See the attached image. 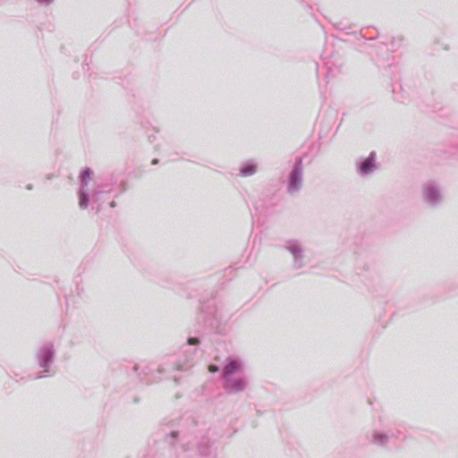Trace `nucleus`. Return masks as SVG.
Returning a JSON list of instances; mask_svg holds the SVG:
<instances>
[{
  "instance_id": "6e6552de",
  "label": "nucleus",
  "mask_w": 458,
  "mask_h": 458,
  "mask_svg": "<svg viewBox=\"0 0 458 458\" xmlns=\"http://www.w3.org/2000/svg\"><path fill=\"white\" fill-rule=\"evenodd\" d=\"M188 343L190 344H197L199 343L197 338H189Z\"/></svg>"
},
{
  "instance_id": "423d86ee",
  "label": "nucleus",
  "mask_w": 458,
  "mask_h": 458,
  "mask_svg": "<svg viewBox=\"0 0 458 458\" xmlns=\"http://www.w3.org/2000/svg\"><path fill=\"white\" fill-rule=\"evenodd\" d=\"M90 174H91V172H90V170H89V169H86V170H84V171H83V173H82V174H81V180H82L83 182H85L88 178H89Z\"/></svg>"
},
{
  "instance_id": "7ed1b4c3",
  "label": "nucleus",
  "mask_w": 458,
  "mask_h": 458,
  "mask_svg": "<svg viewBox=\"0 0 458 458\" xmlns=\"http://www.w3.org/2000/svg\"><path fill=\"white\" fill-rule=\"evenodd\" d=\"M373 166V157L367 158L361 165L360 170L362 173L367 174Z\"/></svg>"
},
{
  "instance_id": "f03ea898",
  "label": "nucleus",
  "mask_w": 458,
  "mask_h": 458,
  "mask_svg": "<svg viewBox=\"0 0 458 458\" xmlns=\"http://www.w3.org/2000/svg\"><path fill=\"white\" fill-rule=\"evenodd\" d=\"M225 387L230 391H242L244 388V382L242 379L227 380Z\"/></svg>"
},
{
  "instance_id": "f257e3e1",
  "label": "nucleus",
  "mask_w": 458,
  "mask_h": 458,
  "mask_svg": "<svg viewBox=\"0 0 458 458\" xmlns=\"http://www.w3.org/2000/svg\"><path fill=\"white\" fill-rule=\"evenodd\" d=\"M240 369V364L235 360L229 361L224 368L223 376L229 377Z\"/></svg>"
},
{
  "instance_id": "1a4fd4ad",
  "label": "nucleus",
  "mask_w": 458,
  "mask_h": 458,
  "mask_svg": "<svg viewBox=\"0 0 458 458\" xmlns=\"http://www.w3.org/2000/svg\"><path fill=\"white\" fill-rule=\"evenodd\" d=\"M38 2H50L51 0H37Z\"/></svg>"
},
{
  "instance_id": "20e7f679",
  "label": "nucleus",
  "mask_w": 458,
  "mask_h": 458,
  "mask_svg": "<svg viewBox=\"0 0 458 458\" xmlns=\"http://www.w3.org/2000/svg\"><path fill=\"white\" fill-rule=\"evenodd\" d=\"M299 172L297 170L293 171L292 173V176H291V185L293 187H296V183H297V181L299 180Z\"/></svg>"
},
{
  "instance_id": "39448f33",
  "label": "nucleus",
  "mask_w": 458,
  "mask_h": 458,
  "mask_svg": "<svg viewBox=\"0 0 458 458\" xmlns=\"http://www.w3.org/2000/svg\"><path fill=\"white\" fill-rule=\"evenodd\" d=\"M254 172H255V168H254V166H252V165H250V166L244 167V168L242 170V174H243V175H245V176L250 175V174H252Z\"/></svg>"
},
{
  "instance_id": "0eeeda50",
  "label": "nucleus",
  "mask_w": 458,
  "mask_h": 458,
  "mask_svg": "<svg viewBox=\"0 0 458 458\" xmlns=\"http://www.w3.org/2000/svg\"><path fill=\"white\" fill-rule=\"evenodd\" d=\"M208 370H209L210 372H213V373H214V372H216V371H218V367H217V366H216V365H210V366L208 367Z\"/></svg>"
}]
</instances>
